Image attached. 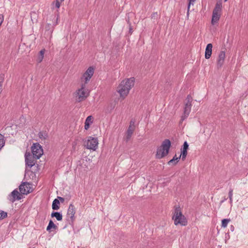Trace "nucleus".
Instances as JSON below:
<instances>
[{
	"label": "nucleus",
	"instance_id": "nucleus-28",
	"mask_svg": "<svg viewBox=\"0 0 248 248\" xmlns=\"http://www.w3.org/2000/svg\"><path fill=\"white\" fill-rule=\"evenodd\" d=\"M232 192L233 190L232 189H230L229 192V197L230 201V202L232 203Z\"/></svg>",
	"mask_w": 248,
	"mask_h": 248
},
{
	"label": "nucleus",
	"instance_id": "nucleus-20",
	"mask_svg": "<svg viewBox=\"0 0 248 248\" xmlns=\"http://www.w3.org/2000/svg\"><path fill=\"white\" fill-rule=\"evenodd\" d=\"M51 217H55L58 221H61L62 219V216L59 212H52L51 215Z\"/></svg>",
	"mask_w": 248,
	"mask_h": 248
},
{
	"label": "nucleus",
	"instance_id": "nucleus-8",
	"mask_svg": "<svg viewBox=\"0 0 248 248\" xmlns=\"http://www.w3.org/2000/svg\"><path fill=\"white\" fill-rule=\"evenodd\" d=\"M94 73V69L93 67H89L83 74L81 79L84 81L85 85L90 80Z\"/></svg>",
	"mask_w": 248,
	"mask_h": 248
},
{
	"label": "nucleus",
	"instance_id": "nucleus-23",
	"mask_svg": "<svg viewBox=\"0 0 248 248\" xmlns=\"http://www.w3.org/2000/svg\"><path fill=\"white\" fill-rule=\"evenodd\" d=\"M45 53V50H41L39 52V55L38 56L37 61L38 62H41L44 58V55Z\"/></svg>",
	"mask_w": 248,
	"mask_h": 248
},
{
	"label": "nucleus",
	"instance_id": "nucleus-32",
	"mask_svg": "<svg viewBox=\"0 0 248 248\" xmlns=\"http://www.w3.org/2000/svg\"><path fill=\"white\" fill-rule=\"evenodd\" d=\"M157 17V13H154L152 15L151 17H152V19H156Z\"/></svg>",
	"mask_w": 248,
	"mask_h": 248
},
{
	"label": "nucleus",
	"instance_id": "nucleus-9",
	"mask_svg": "<svg viewBox=\"0 0 248 248\" xmlns=\"http://www.w3.org/2000/svg\"><path fill=\"white\" fill-rule=\"evenodd\" d=\"M26 164L30 168H31L35 163V157L30 152H26L25 155Z\"/></svg>",
	"mask_w": 248,
	"mask_h": 248
},
{
	"label": "nucleus",
	"instance_id": "nucleus-7",
	"mask_svg": "<svg viewBox=\"0 0 248 248\" xmlns=\"http://www.w3.org/2000/svg\"><path fill=\"white\" fill-rule=\"evenodd\" d=\"M192 100V97L190 95H187L186 99V102L185 104V107L184 108V115L182 116V120H184L189 115L191 110Z\"/></svg>",
	"mask_w": 248,
	"mask_h": 248
},
{
	"label": "nucleus",
	"instance_id": "nucleus-1",
	"mask_svg": "<svg viewBox=\"0 0 248 248\" xmlns=\"http://www.w3.org/2000/svg\"><path fill=\"white\" fill-rule=\"evenodd\" d=\"M134 78H126L121 82L117 88V92L119 93L121 97L124 99L127 96L130 90L134 86Z\"/></svg>",
	"mask_w": 248,
	"mask_h": 248
},
{
	"label": "nucleus",
	"instance_id": "nucleus-2",
	"mask_svg": "<svg viewBox=\"0 0 248 248\" xmlns=\"http://www.w3.org/2000/svg\"><path fill=\"white\" fill-rule=\"evenodd\" d=\"M171 146L170 141L166 139L162 142L161 145L157 148L156 158L161 159L166 156L169 152Z\"/></svg>",
	"mask_w": 248,
	"mask_h": 248
},
{
	"label": "nucleus",
	"instance_id": "nucleus-25",
	"mask_svg": "<svg viewBox=\"0 0 248 248\" xmlns=\"http://www.w3.org/2000/svg\"><path fill=\"white\" fill-rule=\"evenodd\" d=\"M230 221V220L229 219H223L222 220L221 226L223 228L226 227Z\"/></svg>",
	"mask_w": 248,
	"mask_h": 248
},
{
	"label": "nucleus",
	"instance_id": "nucleus-3",
	"mask_svg": "<svg viewBox=\"0 0 248 248\" xmlns=\"http://www.w3.org/2000/svg\"><path fill=\"white\" fill-rule=\"evenodd\" d=\"M172 219L174 220V223L175 225L186 226L187 225V220L182 214L179 206L175 207L174 215L172 216Z\"/></svg>",
	"mask_w": 248,
	"mask_h": 248
},
{
	"label": "nucleus",
	"instance_id": "nucleus-21",
	"mask_svg": "<svg viewBox=\"0 0 248 248\" xmlns=\"http://www.w3.org/2000/svg\"><path fill=\"white\" fill-rule=\"evenodd\" d=\"M59 205H60L59 201L57 199H55L53 201V203H52V209L55 210H58L60 208Z\"/></svg>",
	"mask_w": 248,
	"mask_h": 248
},
{
	"label": "nucleus",
	"instance_id": "nucleus-22",
	"mask_svg": "<svg viewBox=\"0 0 248 248\" xmlns=\"http://www.w3.org/2000/svg\"><path fill=\"white\" fill-rule=\"evenodd\" d=\"M57 228V226L53 223V222L52 220H50L48 223V225L46 228V230L49 231L51 229L55 230Z\"/></svg>",
	"mask_w": 248,
	"mask_h": 248
},
{
	"label": "nucleus",
	"instance_id": "nucleus-15",
	"mask_svg": "<svg viewBox=\"0 0 248 248\" xmlns=\"http://www.w3.org/2000/svg\"><path fill=\"white\" fill-rule=\"evenodd\" d=\"M212 47L213 46L212 44H208L207 45L205 52V58L206 59H208L211 57L212 53Z\"/></svg>",
	"mask_w": 248,
	"mask_h": 248
},
{
	"label": "nucleus",
	"instance_id": "nucleus-35",
	"mask_svg": "<svg viewBox=\"0 0 248 248\" xmlns=\"http://www.w3.org/2000/svg\"><path fill=\"white\" fill-rule=\"evenodd\" d=\"M59 198L61 201H63V199L62 198L59 197Z\"/></svg>",
	"mask_w": 248,
	"mask_h": 248
},
{
	"label": "nucleus",
	"instance_id": "nucleus-24",
	"mask_svg": "<svg viewBox=\"0 0 248 248\" xmlns=\"http://www.w3.org/2000/svg\"><path fill=\"white\" fill-rule=\"evenodd\" d=\"M5 144V140L4 136L0 134V150L3 147Z\"/></svg>",
	"mask_w": 248,
	"mask_h": 248
},
{
	"label": "nucleus",
	"instance_id": "nucleus-13",
	"mask_svg": "<svg viewBox=\"0 0 248 248\" xmlns=\"http://www.w3.org/2000/svg\"><path fill=\"white\" fill-rule=\"evenodd\" d=\"M225 58V51L224 50H222L218 55L217 65L218 67H220L224 63Z\"/></svg>",
	"mask_w": 248,
	"mask_h": 248
},
{
	"label": "nucleus",
	"instance_id": "nucleus-4",
	"mask_svg": "<svg viewBox=\"0 0 248 248\" xmlns=\"http://www.w3.org/2000/svg\"><path fill=\"white\" fill-rule=\"evenodd\" d=\"M98 141L96 138L89 137L84 142V146L88 149L95 151L98 148Z\"/></svg>",
	"mask_w": 248,
	"mask_h": 248
},
{
	"label": "nucleus",
	"instance_id": "nucleus-31",
	"mask_svg": "<svg viewBox=\"0 0 248 248\" xmlns=\"http://www.w3.org/2000/svg\"><path fill=\"white\" fill-rule=\"evenodd\" d=\"M181 156V155H179V156L177 157L176 155H175V156L173 157L172 159H174L175 161H176V162H178V160L180 159V157Z\"/></svg>",
	"mask_w": 248,
	"mask_h": 248
},
{
	"label": "nucleus",
	"instance_id": "nucleus-37",
	"mask_svg": "<svg viewBox=\"0 0 248 248\" xmlns=\"http://www.w3.org/2000/svg\"><path fill=\"white\" fill-rule=\"evenodd\" d=\"M64 0H61V1H63Z\"/></svg>",
	"mask_w": 248,
	"mask_h": 248
},
{
	"label": "nucleus",
	"instance_id": "nucleus-19",
	"mask_svg": "<svg viewBox=\"0 0 248 248\" xmlns=\"http://www.w3.org/2000/svg\"><path fill=\"white\" fill-rule=\"evenodd\" d=\"M222 3L220 1L217 2L216 4L215 8H214L213 12L220 14L221 10Z\"/></svg>",
	"mask_w": 248,
	"mask_h": 248
},
{
	"label": "nucleus",
	"instance_id": "nucleus-29",
	"mask_svg": "<svg viewBox=\"0 0 248 248\" xmlns=\"http://www.w3.org/2000/svg\"><path fill=\"white\" fill-rule=\"evenodd\" d=\"M177 162H176V161H175V160H174V159H172L170 160L168 162V165H175V164H176V163H177Z\"/></svg>",
	"mask_w": 248,
	"mask_h": 248
},
{
	"label": "nucleus",
	"instance_id": "nucleus-26",
	"mask_svg": "<svg viewBox=\"0 0 248 248\" xmlns=\"http://www.w3.org/2000/svg\"><path fill=\"white\" fill-rule=\"evenodd\" d=\"M7 216V214L6 212L0 210V219H2L4 218Z\"/></svg>",
	"mask_w": 248,
	"mask_h": 248
},
{
	"label": "nucleus",
	"instance_id": "nucleus-36",
	"mask_svg": "<svg viewBox=\"0 0 248 248\" xmlns=\"http://www.w3.org/2000/svg\"><path fill=\"white\" fill-rule=\"evenodd\" d=\"M227 0H224L225 1H226Z\"/></svg>",
	"mask_w": 248,
	"mask_h": 248
},
{
	"label": "nucleus",
	"instance_id": "nucleus-27",
	"mask_svg": "<svg viewBox=\"0 0 248 248\" xmlns=\"http://www.w3.org/2000/svg\"><path fill=\"white\" fill-rule=\"evenodd\" d=\"M39 136L41 139H45L47 137V134L46 133L40 132Z\"/></svg>",
	"mask_w": 248,
	"mask_h": 248
},
{
	"label": "nucleus",
	"instance_id": "nucleus-11",
	"mask_svg": "<svg viewBox=\"0 0 248 248\" xmlns=\"http://www.w3.org/2000/svg\"><path fill=\"white\" fill-rule=\"evenodd\" d=\"M19 188L20 193L22 194H27L31 191V187L29 183H23Z\"/></svg>",
	"mask_w": 248,
	"mask_h": 248
},
{
	"label": "nucleus",
	"instance_id": "nucleus-6",
	"mask_svg": "<svg viewBox=\"0 0 248 248\" xmlns=\"http://www.w3.org/2000/svg\"><path fill=\"white\" fill-rule=\"evenodd\" d=\"M31 149L32 155L35 159H39L43 154L42 146L38 143H34L31 147Z\"/></svg>",
	"mask_w": 248,
	"mask_h": 248
},
{
	"label": "nucleus",
	"instance_id": "nucleus-5",
	"mask_svg": "<svg viewBox=\"0 0 248 248\" xmlns=\"http://www.w3.org/2000/svg\"><path fill=\"white\" fill-rule=\"evenodd\" d=\"M88 95V90L85 88V84H82L81 88L77 91L76 100L80 102L85 100Z\"/></svg>",
	"mask_w": 248,
	"mask_h": 248
},
{
	"label": "nucleus",
	"instance_id": "nucleus-12",
	"mask_svg": "<svg viewBox=\"0 0 248 248\" xmlns=\"http://www.w3.org/2000/svg\"><path fill=\"white\" fill-rule=\"evenodd\" d=\"M75 214V208L74 207V206L71 204H70L68 211H67V220L69 222H73L74 220V217Z\"/></svg>",
	"mask_w": 248,
	"mask_h": 248
},
{
	"label": "nucleus",
	"instance_id": "nucleus-33",
	"mask_svg": "<svg viewBox=\"0 0 248 248\" xmlns=\"http://www.w3.org/2000/svg\"><path fill=\"white\" fill-rule=\"evenodd\" d=\"M4 20V17L2 15L0 14V26H1V24L2 23Z\"/></svg>",
	"mask_w": 248,
	"mask_h": 248
},
{
	"label": "nucleus",
	"instance_id": "nucleus-18",
	"mask_svg": "<svg viewBox=\"0 0 248 248\" xmlns=\"http://www.w3.org/2000/svg\"><path fill=\"white\" fill-rule=\"evenodd\" d=\"M93 117L92 116H89L86 118L85 122V126L84 128L86 130H88L90 127V125L91 124L93 123Z\"/></svg>",
	"mask_w": 248,
	"mask_h": 248
},
{
	"label": "nucleus",
	"instance_id": "nucleus-17",
	"mask_svg": "<svg viewBox=\"0 0 248 248\" xmlns=\"http://www.w3.org/2000/svg\"><path fill=\"white\" fill-rule=\"evenodd\" d=\"M220 17V14L213 12L211 24L215 25L217 23Z\"/></svg>",
	"mask_w": 248,
	"mask_h": 248
},
{
	"label": "nucleus",
	"instance_id": "nucleus-10",
	"mask_svg": "<svg viewBox=\"0 0 248 248\" xmlns=\"http://www.w3.org/2000/svg\"><path fill=\"white\" fill-rule=\"evenodd\" d=\"M135 122L134 121H131L130 123V125L127 130V132L125 137V140L126 142H127L130 139L134 131H135Z\"/></svg>",
	"mask_w": 248,
	"mask_h": 248
},
{
	"label": "nucleus",
	"instance_id": "nucleus-16",
	"mask_svg": "<svg viewBox=\"0 0 248 248\" xmlns=\"http://www.w3.org/2000/svg\"><path fill=\"white\" fill-rule=\"evenodd\" d=\"M188 148V144L186 141H185L183 144V148L181 151L182 159L185 160L187 155V150Z\"/></svg>",
	"mask_w": 248,
	"mask_h": 248
},
{
	"label": "nucleus",
	"instance_id": "nucleus-30",
	"mask_svg": "<svg viewBox=\"0 0 248 248\" xmlns=\"http://www.w3.org/2000/svg\"><path fill=\"white\" fill-rule=\"evenodd\" d=\"M61 0H56L55 3V6L57 8H59L61 5V2H62Z\"/></svg>",
	"mask_w": 248,
	"mask_h": 248
},
{
	"label": "nucleus",
	"instance_id": "nucleus-14",
	"mask_svg": "<svg viewBox=\"0 0 248 248\" xmlns=\"http://www.w3.org/2000/svg\"><path fill=\"white\" fill-rule=\"evenodd\" d=\"M12 198L10 199L12 202H14L16 200L21 199V195L17 190L15 189L11 193Z\"/></svg>",
	"mask_w": 248,
	"mask_h": 248
},
{
	"label": "nucleus",
	"instance_id": "nucleus-34",
	"mask_svg": "<svg viewBox=\"0 0 248 248\" xmlns=\"http://www.w3.org/2000/svg\"><path fill=\"white\" fill-rule=\"evenodd\" d=\"M195 1V0H189L188 9H189L190 4Z\"/></svg>",
	"mask_w": 248,
	"mask_h": 248
}]
</instances>
